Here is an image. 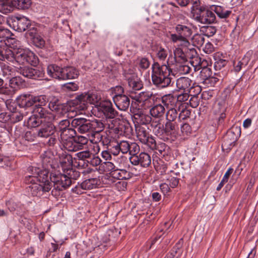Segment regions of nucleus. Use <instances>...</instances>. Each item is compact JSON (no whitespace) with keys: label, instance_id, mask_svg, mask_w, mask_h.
I'll list each match as a JSON object with an SVG mask.
<instances>
[{"label":"nucleus","instance_id":"nucleus-1","mask_svg":"<svg viewBox=\"0 0 258 258\" xmlns=\"http://www.w3.org/2000/svg\"><path fill=\"white\" fill-rule=\"evenodd\" d=\"M0 60H7L14 63L15 62L19 64H30L36 65L38 59L36 55L28 49H18L14 53L10 48L0 50Z\"/></svg>","mask_w":258,"mask_h":258},{"label":"nucleus","instance_id":"nucleus-2","mask_svg":"<svg viewBox=\"0 0 258 258\" xmlns=\"http://www.w3.org/2000/svg\"><path fill=\"white\" fill-rule=\"evenodd\" d=\"M51 159L45 157L42 160L44 169L41 170L39 168L36 167H31L29 168L31 171V174L25 177V182L26 183H31L35 181H38L43 185L48 184L52 188V184L49 180H50L49 172L50 169L54 168V166L51 163Z\"/></svg>","mask_w":258,"mask_h":258},{"label":"nucleus","instance_id":"nucleus-3","mask_svg":"<svg viewBox=\"0 0 258 258\" xmlns=\"http://www.w3.org/2000/svg\"><path fill=\"white\" fill-rule=\"evenodd\" d=\"M171 73L165 64L154 62L152 65L151 74L153 83L161 88L168 87L171 82Z\"/></svg>","mask_w":258,"mask_h":258},{"label":"nucleus","instance_id":"nucleus-4","mask_svg":"<svg viewBox=\"0 0 258 258\" xmlns=\"http://www.w3.org/2000/svg\"><path fill=\"white\" fill-rule=\"evenodd\" d=\"M46 71L50 77L59 80L74 79L79 75L78 71L72 66L60 68L55 64H50L47 67Z\"/></svg>","mask_w":258,"mask_h":258},{"label":"nucleus","instance_id":"nucleus-5","mask_svg":"<svg viewBox=\"0 0 258 258\" xmlns=\"http://www.w3.org/2000/svg\"><path fill=\"white\" fill-rule=\"evenodd\" d=\"M50 180L53 183V188L51 194L54 197L59 195V191L66 189L72 183V181L67 174L61 173L58 171H51L50 175Z\"/></svg>","mask_w":258,"mask_h":258},{"label":"nucleus","instance_id":"nucleus-6","mask_svg":"<svg viewBox=\"0 0 258 258\" xmlns=\"http://www.w3.org/2000/svg\"><path fill=\"white\" fill-rule=\"evenodd\" d=\"M194 19L201 23L210 24L216 21V16L213 11L203 6H196L192 10Z\"/></svg>","mask_w":258,"mask_h":258},{"label":"nucleus","instance_id":"nucleus-7","mask_svg":"<svg viewBox=\"0 0 258 258\" xmlns=\"http://www.w3.org/2000/svg\"><path fill=\"white\" fill-rule=\"evenodd\" d=\"M176 33L170 35V39L173 42H180V45L190 46L188 38L192 34L191 29L184 25L178 24L175 27Z\"/></svg>","mask_w":258,"mask_h":258},{"label":"nucleus","instance_id":"nucleus-8","mask_svg":"<svg viewBox=\"0 0 258 258\" xmlns=\"http://www.w3.org/2000/svg\"><path fill=\"white\" fill-rule=\"evenodd\" d=\"M17 101L22 107H29L36 105L37 103L44 105L45 103V96H34L29 94H22L19 96Z\"/></svg>","mask_w":258,"mask_h":258},{"label":"nucleus","instance_id":"nucleus-9","mask_svg":"<svg viewBox=\"0 0 258 258\" xmlns=\"http://www.w3.org/2000/svg\"><path fill=\"white\" fill-rule=\"evenodd\" d=\"M189 46L179 44L173 50L174 55L180 63L187 61L188 58L192 59V57H196L194 56L195 55H196V49L193 47L189 48Z\"/></svg>","mask_w":258,"mask_h":258},{"label":"nucleus","instance_id":"nucleus-10","mask_svg":"<svg viewBox=\"0 0 258 258\" xmlns=\"http://www.w3.org/2000/svg\"><path fill=\"white\" fill-rule=\"evenodd\" d=\"M135 130L137 137L140 142L152 148L155 146V139L149 134L145 127L140 124H135Z\"/></svg>","mask_w":258,"mask_h":258},{"label":"nucleus","instance_id":"nucleus-11","mask_svg":"<svg viewBox=\"0 0 258 258\" xmlns=\"http://www.w3.org/2000/svg\"><path fill=\"white\" fill-rule=\"evenodd\" d=\"M115 91L118 93L113 97L116 106L120 110L126 111L130 105V98L125 95L120 94L123 92V89L121 86L116 87Z\"/></svg>","mask_w":258,"mask_h":258},{"label":"nucleus","instance_id":"nucleus-12","mask_svg":"<svg viewBox=\"0 0 258 258\" xmlns=\"http://www.w3.org/2000/svg\"><path fill=\"white\" fill-rule=\"evenodd\" d=\"M26 183L30 184L26 187V192L29 196L33 197H41L51 189V187L48 184L43 185L40 183H36L35 181Z\"/></svg>","mask_w":258,"mask_h":258},{"label":"nucleus","instance_id":"nucleus-13","mask_svg":"<svg viewBox=\"0 0 258 258\" xmlns=\"http://www.w3.org/2000/svg\"><path fill=\"white\" fill-rule=\"evenodd\" d=\"M47 102L46 97H45V104L41 105V104L37 103V105L34 106L32 113L43 120V121H52L55 119L54 114L44 107L46 106Z\"/></svg>","mask_w":258,"mask_h":258},{"label":"nucleus","instance_id":"nucleus-14","mask_svg":"<svg viewBox=\"0 0 258 258\" xmlns=\"http://www.w3.org/2000/svg\"><path fill=\"white\" fill-rule=\"evenodd\" d=\"M9 23L10 25L12 26L13 29L18 32L25 31L30 26V20L22 15L13 17Z\"/></svg>","mask_w":258,"mask_h":258},{"label":"nucleus","instance_id":"nucleus-15","mask_svg":"<svg viewBox=\"0 0 258 258\" xmlns=\"http://www.w3.org/2000/svg\"><path fill=\"white\" fill-rule=\"evenodd\" d=\"M189 64H180L177 68L179 73L181 74H187L191 72L193 69L194 72H197L201 69V58L198 56L196 57H192V59L190 61Z\"/></svg>","mask_w":258,"mask_h":258},{"label":"nucleus","instance_id":"nucleus-16","mask_svg":"<svg viewBox=\"0 0 258 258\" xmlns=\"http://www.w3.org/2000/svg\"><path fill=\"white\" fill-rule=\"evenodd\" d=\"M90 132L89 134L91 135L92 137L94 139L91 141L97 142L100 141L102 136L100 133L104 128V124L102 120L99 119L90 120Z\"/></svg>","mask_w":258,"mask_h":258},{"label":"nucleus","instance_id":"nucleus-17","mask_svg":"<svg viewBox=\"0 0 258 258\" xmlns=\"http://www.w3.org/2000/svg\"><path fill=\"white\" fill-rule=\"evenodd\" d=\"M153 93L151 92H142L136 96V101L139 108L147 109L150 108L152 104V97Z\"/></svg>","mask_w":258,"mask_h":258},{"label":"nucleus","instance_id":"nucleus-18","mask_svg":"<svg viewBox=\"0 0 258 258\" xmlns=\"http://www.w3.org/2000/svg\"><path fill=\"white\" fill-rule=\"evenodd\" d=\"M90 120L85 118L78 117L73 119L71 122L72 127L75 128L76 132L80 134L90 132Z\"/></svg>","mask_w":258,"mask_h":258},{"label":"nucleus","instance_id":"nucleus-19","mask_svg":"<svg viewBox=\"0 0 258 258\" xmlns=\"http://www.w3.org/2000/svg\"><path fill=\"white\" fill-rule=\"evenodd\" d=\"M52 121H43L39 127L36 128L37 137L47 138L52 135L55 130V126Z\"/></svg>","mask_w":258,"mask_h":258},{"label":"nucleus","instance_id":"nucleus-20","mask_svg":"<svg viewBox=\"0 0 258 258\" xmlns=\"http://www.w3.org/2000/svg\"><path fill=\"white\" fill-rule=\"evenodd\" d=\"M92 156V153L88 150L78 152L75 154L74 158V167L84 168L88 165V160Z\"/></svg>","mask_w":258,"mask_h":258},{"label":"nucleus","instance_id":"nucleus-21","mask_svg":"<svg viewBox=\"0 0 258 258\" xmlns=\"http://www.w3.org/2000/svg\"><path fill=\"white\" fill-rule=\"evenodd\" d=\"M98 109L101 111L107 118L113 119L117 114V111L113 108L112 103L110 101H102L99 103V107Z\"/></svg>","mask_w":258,"mask_h":258},{"label":"nucleus","instance_id":"nucleus-22","mask_svg":"<svg viewBox=\"0 0 258 258\" xmlns=\"http://www.w3.org/2000/svg\"><path fill=\"white\" fill-rule=\"evenodd\" d=\"M17 72L24 77L32 79H36L42 77L40 71L27 66L17 68Z\"/></svg>","mask_w":258,"mask_h":258},{"label":"nucleus","instance_id":"nucleus-23","mask_svg":"<svg viewBox=\"0 0 258 258\" xmlns=\"http://www.w3.org/2000/svg\"><path fill=\"white\" fill-rule=\"evenodd\" d=\"M88 97L89 95L87 93H81L72 101V104L80 110H85L88 106Z\"/></svg>","mask_w":258,"mask_h":258},{"label":"nucleus","instance_id":"nucleus-24","mask_svg":"<svg viewBox=\"0 0 258 258\" xmlns=\"http://www.w3.org/2000/svg\"><path fill=\"white\" fill-rule=\"evenodd\" d=\"M11 35V32L9 29L4 28L2 27H0V50H2V49L9 48L6 42V40L9 42L8 39H10L11 41H15L14 39L10 38Z\"/></svg>","mask_w":258,"mask_h":258},{"label":"nucleus","instance_id":"nucleus-25","mask_svg":"<svg viewBox=\"0 0 258 258\" xmlns=\"http://www.w3.org/2000/svg\"><path fill=\"white\" fill-rule=\"evenodd\" d=\"M176 85L178 90L189 92L192 88V81L187 77H180L176 80Z\"/></svg>","mask_w":258,"mask_h":258},{"label":"nucleus","instance_id":"nucleus-26","mask_svg":"<svg viewBox=\"0 0 258 258\" xmlns=\"http://www.w3.org/2000/svg\"><path fill=\"white\" fill-rule=\"evenodd\" d=\"M60 164L65 171L74 166V158L70 154H64L60 158Z\"/></svg>","mask_w":258,"mask_h":258},{"label":"nucleus","instance_id":"nucleus-27","mask_svg":"<svg viewBox=\"0 0 258 258\" xmlns=\"http://www.w3.org/2000/svg\"><path fill=\"white\" fill-rule=\"evenodd\" d=\"M210 9L221 19H226L231 13V11L228 10L223 7L218 5H212L210 6Z\"/></svg>","mask_w":258,"mask_h":258},{"label":"nucleus","instance_id":"nucleus-28","mask_svg":"<svg viewBox=\"0 0 258 258\" xmlns=\"http://www.w3.org/2000/svg\"><path fill=\"white\" fill-rule=\"evenodd\" d=\"M100 183V180L98 178H91L82 182L81 187L83 189L90 190L96 188Z\"/></svg>","mask_w":258,"mask_h":258},{"label":"nucleus","instance_id":"nucleus-29","mask_svg":"<svg viewBox=\"0 0 258 258\" xmlns=\"http://www.w3.org/2000/svg\"><path fill=\"white\" fill-rule=\"evenodd\" d=\"M252 53V51H249L241 60L237 62L234 61L233 62L234 70L235 72L237 73L240 72L243 66L245 67L248 63L250 59V55H251Z\"/></svg>","mask_w":258,"mask_h":258},{"label":"nucleus","instance_id":"nucleus-30","mask_svg":"<svg viewBox=\"0 0 258 258\" xmlns=\"http://www.w3.org/2000/svg\"><path fill=\"white\" fill-rule=\"evenodd\" d=\"M12 8L25 10L28 9L31 5V0H12Z\"/></svg>","mask_w":258,"mask_h":258},{"label":"nucleus","instance_id":"nucleus-31","mask_svg":"<svg viewBox=\"0 0 258 258\" xmlns=\"http://www.w3.org/2000/svg\"><path fill=\"white\" fill-rule=\"evenodd\" d=\"M128 86L133 90H139L143 88V84L140 79L136 75H132L127 79Z\"/></svg>","mask_w":258,"mask_h":258},{"label":"nucleus","instance_id":"nucleus-32","mask_svg":"<svg viewBox=\"0 0 258 258\" xmlns=\"http://www.w3.org/2000/svg\"><path fill=\"white\" fill-rule=\"evenodd\" d=\"M165 112L164 105L158 104L153 106L150 110L151 115L155 118L163 117Z\"/></svg>","mask_w":258,"mask_h":258},{"label":"nucleus","instance_id":"nucleus-33","mask_svg":"<svg viewBox=\"0 0 258 258\" xmlns=\"http://www.w3.org/2000/svg\"><path fill=\"white\" fill-rule=\"evenodd\" d=\"M161 102L164 106L170 108L171 107H175L176 99L175 96L171 94H168L163 96L161 97Z\"/></svg>","mask_w":258,"mask_h":258},{"label":"nucleus","instance_id":"nucleus-34","mask_svg":"<svg viewBox=\"0 0 258 258\" xmlns=\"http://www.w3.org/2000/svg\"><path fill=\"white\" fill-rule=\"evenodd\" d=\"M1 67L2 73L4 77L7 79H10L11 77L15 76V70L13 67L5 62L1 63Z\"/></svg>","mask_w":258,"mask_h":258},{"label":"nucleus","instance_id":"nucleus-35","mask_svg":"<svg viewBox=\"0 0 258 258\" xmlns=\"http://www.w3.org/2000/svg\"><path fill=\"white\" fill-rule=\"evenodd\" d=\"M63 148L71 152H75L79 150V146L76 143L74 139L61 141Z\"/></svg>","mask_w":258,"mask_h":258},{"label":"nucleus","instance_id":"nucleus-36","mask_svg":"<svg viewBox=\"0 0 258 258\" xmlns=\"http://www.w3.org/2000/svg\"><path fill=\"white\" fill-rule=\"evenodd\" d=\"M111 176L119 180L127 179L131 178L130 173L125 169H115L111 173Z\"/></svg>","mask_w":258,"mask_h":258},{"label":"nucleus","instance_id":"nucleus-37","mask_svg":"<svg viewBox=\"0 0 258 258\" xmlns=\"http://www.w3.org/2000/svg\"><path fill=\"white\" fill-rule=\"evenodd\" d=\"M134 118L136 120V124H147L151 121V117L143 113H138L134 115Z\"/></svg>","mask_w":258,"mask_h":258},{"label":"nucleus","instance_id":"nucleus-38","mask_svg":"<svg viewBox=\"0 0 258 258\" xmlns=\"http://www.w3.org/2000/svg\"><path fill=\"white\" fill-rule=\"evenodd\" d=\"M76 130L72 126L69 128L63 131L60 134V137L61 141L67 140L74 139L76 135Z\"/></svg>","mask_w":258,"mask_h":258},{"label":"nucleus","instance_id":"nucleus-39","mask_svg":"<svg viewBox=\"0 0 258 258\" xmlns=\"http://www.w3.org/2000/svg\"><path fill=\"white\" fill-rule=\"evenodd\" d=\"M185 103L181 104L178 107V110L180 111L178 114V118L181 120H185L189 117L191 114V110L185 107Z\"/></svg>","mask_w":258,"mask_h":258},{"label":"nucleus","instance_id":"nucleus-40","mask_svg":"<svg viewBox=\"0 0 258 258\" xmlns=\"http://www.w3.org/2000/svg\"><path fill=\"white\" fill-rule=\"evenodd\" d=\"M201 71L198 76L199 80L204 83L206 80L212 76V72L211 69L207 67H201Z\"/></svg>","mask_w":258,"mask_h":258},{"label":"nucleus","instance_id":"nucleus-41","mask_svg":"<svg viewBox=\"0 0 258 258\" xmlns=\"http://www.w3.org/2000/svg\"><path fill=\"white\" fill-rule=\"evenodd\" d=\"M120 124V129L122 136H127L132 134V128L130 124L123 120H118Z\"/></svg>","mask_w":258,"mask_h":258},{"label":"nucleus","instance_id":"nucleus-42","mask_svg":"<svg viewBox=\"0 0 258 258\" xmlns=\"http://www.w3.org/2000/svg\"><path fill=\"white\" fill-rule=\"evenodd\" d=\"M175 97L176 99V107H178L181 104L185 103V107L188 105V100L189 97L188 93L184 92L175 96Z\"/></svg>","mask_w":258,"mask_h":258},{"label":"nucleus","instance_id":"nucleus-43","mask_svg":"<svg viewBox=\"0 0 258 258\" xmlns=\"http://www.w3.org/2000/svg\"><path fill=\"white\" fill-rule=\"evenodd\" d=\"M140 165L143 167H148L151 163V158L147 153L142 152L139 154Z\"/></svg>","mask_w":258,"mask_h":258},{"label":"nucleus","instance_id":"nucleus-44","mask_svg":"<svg viewBox=\"0 0 258 258\" xmlns=\"http://www.w3.org/2000/svg\"><path fill=\"white\" fill-rule=\"evenodd\" d=\"M178 107H171L166 113V119L167 121H175L177 117L178 113L177 112Z\"/></svg>","mask_w":258,"mask_h":258},{"label":"nucleus","instance_id":"nucleus-45","mask_svg":"<svg viewBox=\"0 0 258 258\" xmlns=\"http://www.w3.org/2000/svg\"><path fill=\"white\" fill-rule=\"evenodd\" d=\"M177 124L174 121H167L165 124V132L166 136L168 138L175 132Z\"/></svg>","mask_w":258,"mask_h":258},{"label":"nucleus","instance_id":"nucleus-46","mask_svg":"<svg viewBox=\"0 0 258 258\" xmlns=\"http://www.w3.org/2000/svg\"><path fill=\"white\" fill-rule=\"evenodd\" d=\"M216 31V27L212 26H205L200 28V32L202 34L208 37L213 36Z\"/></svg>","mask_w":258,"mask_h":258},{"label":"nucleus","instance_id":"nucleus-47","mask_svg":"<svg viewBox=\"0 0 258 258\" xmlns=\"http://www.w3.org/2000/svg\"><path fill=\"white\" fill-rule=\"evenodd\" d=\"M240 133V130L239 128L237 127H233L227 132L226 138H230L231 140L230 144L233 143L239 136Z\"/></svg>","mask_w":258,"mask_h":258},{"label":"nucleus","instance_id":"nucleus-48","mask_svg":"<svg viewBox=\"0 0 258 258\" xmlns=\"http://www.w3.org/2000/svg\"><path fill=\"white\" fill-rule=\"evenodd\" d=\"M166 62V66L168 68L171 72H172L173 69H177V64L180 63L175 56L172 54L169 55Z\"/></svg>","mask_w":258,"mask_h":258},{"label":"nucleus","instance_id":"nucleus-49","mask_svg":"<svg viewBox=\"0 0 258 258\" xmlns=\"http://www.w3.org/2000/svg\"><path fill=\"white\" fill-rule=\"evenodd\" d=\"M153 132L157 137L161 139L166 141L168 140V137L165 134V129L163 124H159V126L154 128Z\"/></svg>","mask_w":258,"mask_h":258},{"label":"nucleus","instance_id":"nucleus-50","mask_svg":"<svg viewBox=\"0 0 258 258\" xmlns=\"http://www.w3.org/2000/svg\"><path fill=\"white\" fill-rule=\"evenodd\" d=\"M43 122V120L41 119L38 117L33 114L29 117L28 119V124L29 126L35 128L38 127Z\"/></svg>","mask_w":258,"mask_h":258},{"label":"nucleus","instance_id":"nucleus-51","mask_svg":"<svg viewBox=\"0 0 258 258\" xmlns=\"http://www.w3.org/2000/svg\"><path fill=\"white\" fill-rule=\"evenodd\" d=\"M89 95L88 97V104H93L95 106L98 107H99V103L101 100V97L98 95L96 93H87Z\"/></svg>","mask_w":258,"mask_h":258},{"label":"nucleus","instance_id":"nucleus-52","mask_svg":"<svg viewBox=\"0 0 258 258\" xmlns=\"http://www.w3.org/2000/svg\"><path fill=\"white\" fill-rule=\"evenodd\" d=\"M155 52L157 58L160 60H165L168 55L167 49L160 46H157Z\"/></svg>","mask_w":258,"mask_h":258},{"label":"nucleus","instance_id":"nucleus-53","mask_svg":"<svg viewBox=\"0 0 258 258\" xmlns=\"http://www.w3.org/2000/svg\"><path fill=\"white\" fill-rule=\"evenodd\" d=\"M70 124H71V123H70V121L69 119H62L58 122L57 126L55 127V128H56L60 132V133H61L63 131H64L70 127Z\"/></svg>","mask_w":258,"mask_h":258},{"label":"nucleus","instance_id":"nucleus-54","mask_svg":"<svg viewBox=\"0 0 258 258\" xmlns=\"http://www.w3.org/2000/svg\"><path fill=\"white\" fill-rule=\"evenodd\" d=\"M61 88L66 92L76 91L78 90L79 86L75 82H69L62 85Z\"/></svg>","mask_w":258,"mask_h":258},{"label":"nucleus","instance_id":"nucleus-55","mask_svg":"<svg viewBox=\"0 0 258 258\" xmlns=\"http://www.w3.org/2000/svg\"><path fill=\"white\" fill-rule=\"evenodd\" d=\"M233 171V169L231 167H230L228 168V169L227 170L226 173H225L222 179L221 180L220 183L218 184V186L217 187V190L219 191L220 190L222 187L223 186L224 184L226 183L229 179V177L231 174L232 173Z\"/></svg>","mask_w":258,"mask_h":258},{"label":"nucleus","instance_id":"nucleus-56","mask_svg":"<svg viewBox=\"0 0 258 258\" xmlns=\"http://www.w3.org/2000/svg\"><path fill=\"white\" fill-rule=\"evenodd\" d=\"M192 41L194 45L201 46L203 45L205 42V38L202 34H195L192 38Z\"/></svg>","mask_w":258,"mask_h":258},{"label":"nucleus","instance_id":"nucleus-57","mask_svg":"<svg viewBox=\"0 0 258 258\" xmlns=\"http://www.w3.org/2000/svg\"><path fill=\"white\" fill-rule=\"evenodd\" d=\"M100 167L104 172H110L111 174L115 169V166L111 162H104L101 164Z\"/></svg>","mask_w":258,"mask_h":258},{"label":"nucleus","instance_id":"nucleus-58","mask_svg":"<svg viewBox=\"0 0 258 258\" xmlns=\"http://www.w3.org/2000/svg\"><path fill=\"white\" fill-rule=\"evenodd\" d=\"M138 63L140 69L145 70L150 64L149 59L146 57H140L138 59Z\"/></svg>","mask_w":258,"mask_h":258},{"label":"nucleus","instance_id":"nucleus-59","mask_svg":"<svg viewBox=\"0 0 258 258\" xmlns=\"http://www.w3.org/2000/svg\"><path fill=\"white\" fill-rule=\"evenodd\" d=\"M131 142L128 141L122 140L118 144L119 146L120 151L123 154H126L128 153L129 148Z\"/></svg>","mask_w":258,"mask_h":258},{"label":"nucleus","instance_id":"nucleus-60","mask_svg":"<svg viewBox=\"0 0 258 258\" xmlns=\"http://www.w3.org/2000/svg\"><path fill=\"white\" fill-rule=\"evenodd\" d=\"M11 116L10 122L15 123L22 120L23 118V114L20 112H15L10 114Z\"/></svg>","mask_w":258,"mask_h":258},{"label":"nucleus","instance_id":"nucleus-61","mask_svg":"<svg viewBox=\"0 0 258 258\" xmlns=\"http://www.w3.org/2000/svg\"><path fill=\"white\" fill-rule=\"evenodd\" d=\"M48 107L52 111H55L60 113H62V111H60L62 110L63 106L56 101H50L49 103Z\"/></svg>","mask_w":258,"mask_h":258},{"label":"nucleus","instance_id":"nucleus-62","mask_svg":"<svg viewBox=\"0 0 258 258\" xmlns=\"http://www.w3.org/2000/svg\"><path fill=\"white\" fill-rule=\"evenodd\" d=\"M36 137H37V134L36 133V128L32 130V131H27L24 135V138L25 140L29 142H33L35 140Z\"/></svg>","mask_w":258,"mask_h":258},{"label":"nucleus","instance_id":"nucleus-63","mask_svg":"<svg viewBox=\"0 0 258 258\" xmlns=\"http://www.w3.org/2000/svg\"><path fill=\"white\" fill-rule=\"evenodd\" d=\"M9 79L10 86L13 89H16L21 85L22 82L19 77L13 76Z\"/></svg>","mask_w":258,"mask_h":258},{"label":"nucleus","instance_id":"nucleus-64","mask_svg":"<svg viewBox=\"0 0 258 258\" xmlns=\"http://www.w3.org/2000/svg\"><path fill=\"white\" fill-rule=\"evenodd\" d=\"M38 35L37 29L32 28L29 29L25 33V37L30 41L33 40Z\"/></svg>","mask_w":258,"mask_h":258}]
</instances>
